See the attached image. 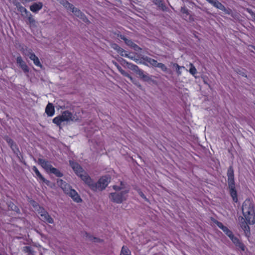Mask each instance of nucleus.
<instances>
[{"mask_svg": "<svg viewBox=\"0 0 255 255\" xmlns=\"http://www.w3.org/2000/svg\"><path fill=\"white\" fill-rule=\"evenodd\" d=\"M212 4L215 7L224 11L226 14H229L231 13V10L230 9H227L224 5L217 0H214L212 3Z\"/></svg>", "mask_w": 255, "mask_h": 255, "instance_id": "obj_9", "label": "nucleus"}, {"mask_svg": "<svg viewBox=\"0 0 255 255\" xmlns=\"http://www.w3.org/2000/svg\"><path fill=\"white\" fill-rule=\"evenodd\" d=\"M120 72L123 75L128 78L132 82L134 83L133 78L123 69L121 70Z\"/></svg>", "mask_w": 255, "mask_h": 255, "instance_id": "obj_25", "label": "nucleus"}, {"mask_svg": "<svg viewBox=\"0 0 255 255\" xmlns=\"http://www.w3.org/2000/svg\"><path fill=\"white\" fill-rule=\"evenodd\" d=\"M70 10H71L76 16L83 19V20H85V15L79 9L75 8L73 5Z\"/></svg>", "mask_w": 255, "mask_h": 255, "instance_id": "obj_17", "label": "nucleus"}, {"mask_svg": "<svg viewBox=\"0 0 255 255\" xmlns=\"http://www.w3.org/2000/svg\"><path fill=\"white\" fill-rule=\"evenodd\" d=\"M155 67H158L160 68L163 71L165 72L167 70V67L163 63H158Z\"/></svg>", "mask_w": 255, "mask_h": 255, "instance_id": "obj_29", "label": "nucleus"}, {"mask_svg": "<svg viewBox=\"0 0 255 255\" xmlns=\"http://www.w3.org/2000/svg\"><path fill=\"white\" fill-rule=\"evenodd\" d=\"M40 180L44 182L46 184L48 185H49L50 182L48 180L45 179L43 177Z\"/></svg>", "mask_w": 255, "mask_h": 255, "instance_id": "obj_42", "label": "nucleus"}, {"mask_svg": "<svg viewBox=\"0 0 255 255\" xmlns=\"http://www.w3.org/2000/svg\"><path fill=\"white\" fill-rule=\"evenodd\" d=\"M139 194L141 197H142L144 199H146L145 196H144V194L142 192H140Z\"/></svg>", "mask_w": 255, "mask_h": 255, "instance_id": "obj_44", "label": "nucleus"}, {"mask_svg": "<svg viewBox=\"0 0 255 255\" xmlns=\"http://www.w3.org/2000/svg\"><path fill=\"white\" fill-rule=\"evenodd\" d=\"M115 65L116 66V67L117 68L119 71H120L121 70L123 69L122 67L120 66H119V65L117 63H115Z\"/></svg>", "mask_w": 255, "mask_h": 255, "instance_id": "obj_43", "label": "nucleus"}, {"mask_svg": "<svg viewBox=\"0 0 255 255\" xmlns=\"http://www.w3.org/2000/svg\"><path fill=\"white\" fill-rule=\"evenodd\" d=\"M57 182L58 185L61 188L65 193L69 195L71 197L77 193L74 189H72L69 185L67 184L62 179H58Z\"/></svg>", "mask_w": 255, "mask_h": 255, "instance_id": "obj_5", "label": "nucleus"}, {"mask_svg": "<svg viewBox=\"0 0 255 255\" xmlns=\"http://www.w3.org/2000/svg\"><path fill=\"white\" fill-rule=\"evenodd\" d=\"M229 188L230 189V192L231 197L234 202H238L237 193L235 189V183L228 184Z\"/></svg>", "mask_w": 255, "mask_h": 255, "instance_id": "obj_13", "label": "nucleus"}, {"mask_svg": "<svg viewBox=\"0 0 255 255\" xmlns=\"http://www.w3.org/2000/svg\"><path fill=\"white\" fill-rule=\"evenodd\" d=\"M73 200L77 203H80L82 201V199L78 195V193H77L75 195L71 197Z\"/></svg>", "mask_w": 255, "mask_h": 255, "instance_id": "obj_30", "label": "nucleus"}, {"mask_svg": "<svg viewBox=\"0 0 255 255\" xmlns=\"http://www.w3.org/2000/svg\"><path fill=\"white\" fill-rule=\"evenodd\" d=\"M113 188L115 192L111 193L109 195V198L112 202L121 204L127 200L129 189L126 183L121 182L120 185H114Z\"/></svg>", "mask_w": 255, "mask_h": 255, "instance_id": "obj_2", "label": "nucleus"}, {"mask_svg": "<svg viewBox=\"0 0 255 255\" xmlns=\"http://www.w3.org/2000/svg\"><path fill=\"white\" fill-rule=\"evenodd\" d=\"M252 47H253V48L255 50V46H253Z\"/></svg>", "mask_w": 255, "mask_h": 255, "instance_id": "obj_48", "label": "nucleus"}, {"mask_svg": "<svg viewBox=\"0 0 255 255\" xmlns=\"http://www.w3.org/2000/svg\"><path fill=\"white\" fill-rule=\"evenodd\" d=\"M7 142L8 143L9 145H10L11 148L14 151V152H15V148H16V147L15 145H14L13 141L11 139H9L7 140Z\"/></svg>", "mask_w": 255, "mask_h": 255, "instance_id": "obj_35", "label": "nucleus"}, {"mask_svg": "<svg viewBox=\"0 0 255 255\" xmlns=\"http://www.w3.org/2000/svg\"><path fill=\"white\" fill-rule=\"evenodd\" d=\"M215 223L217 225V226L223 230V231L226 234L227 236L229 238L231 237H233V235H234L232 233V232L227 227L225 226L222 223L216 221Z\"/></svg>", "mask_w": 255, "mask_h": 255, "instance_id": "obj_10", "label": "nucleus"}, {"mask_svg": "<svg viewBox=\"0 0 255 255\" xmlns=\"http://www.w3.org/2000/svg\"><path fill=\"white\" fill-rule=\"evenodd\" d=\"M124 41H125L126 43L128 44V45L134 47V45H136L135 44H133L131 41L130 40H128V39L124 38H123Z\"/></svg>", "mask_w": 255, "mask_h": 255, "instance_id": "obj_36", "label": "nucleus"}, {"mask_svg": "<svg viewBox=\"0 0 255 255\" xmlns=\"http://www.w3.org/2000/svg\"><path fill=\"white\" fill-rule=\"evenodd\" d=\"M16 62L24 72H27L29 70L28 67L22 60L21 56H18L16 58Z\"/></svg>", "mask_w": 255, "mask_h": 255, "instance_id": "obj_14", "label": "nucleus"}, {"mask_svg": "<svg viewBox=\"0 0 255 255\" xmlns=\"http://www.w3.org/2000/svg\"><path fill=\"white\" fill-rule=\"evenodd\" d=\"M22 251L26 255H34L35 252L34 249L31 246H24L22 249Z\"/></svg>", "mask_w": 255, "mask_h": 255, "instance_id": "obj_18", "label": "nucleus"}, {"mask_svg": "<svg viewBox=\"0 0 255 255\" xmlns=\"http://www.w3.org/2000/svg\"><path fill=\"white\" fill-rule=\"evenodd\" d=\"M189 66H190L189 72L191 74L194 76L197 73V70L193 64L190 63Z\"/></svg>", "mask_w": 255, "mask_h": 255, "instance_id": "obj_27", "label": "nucleus"}, {"mask_svg": "<svg viewBox=\"0 0 255 255\" xmlns=\"http://www.w3.org/2000/svg\"><path fill=\"white\" fill-rule=\"evenodd\" d=\"M121 255H131L130 252L127 247H123Z\"/></svg>", "mask_w": 255, "mask_h": 255, "instance_id": "obj_26", "label": "nucleus"}, {"mask_svg": "<svg viewBox=\"0 0 255 255\" xmlns=\"http://www.w3.org/2000/svg\"><path fill=\"white\" fill-rule=\"evenodd\" d=\"M54 108L52 104L49 103L46 107L45 113L48 116L51 117L54 115Z\"/></svg>", "mask_w": 255, "mask_h": 255, "instance_id": "obj_19", "label": "nucleus"}, {"mask_svg": "<svg viewBox=\"0 0 255 255\" xmlns=\"http://www.w3.org/2000/svg\"><path fill=\"white\" fill-rule=\"evenodd\" d=\"M207 1H208L209 3H210L211 4H212V3L213 2V1L214 0H206Z\"/></svg>", "mask_w": 255, "mask_h": 255, "instance_id": "obj_45", "label": "nucleus"}, {"mask_svg": "<svg viewBox=\"0 0 255 255\" xmlns=\"http://www.w3.org/2000/svg\"><path fill=\"white\" fill-rule=\"evenodd\" d=\"M155 4L159 7H162V3L161 0H152Z\"/></svg>", "mask_w": 255, "mask_h": 255, "instance_id": "obj_37", "label": "nucleus"}, {"mask_svg": "<svg viewBox=\"0 0 255 255\" xmlns=\"http://www.w3.org/2000/svg\"><path fill=\"white\" fill-rule=\"evenodd\" d=\"M186 11H187L186 10L184 9V10H183V11H183V12H186Z\"/></svg>", "mask_w": 255, "mask_h": 255, "instance_id": "obj_47", "label": "nucleus"}, {"mask_svg": "<svg viewBox=\"0 0 255 255\" xmlns=\"http://www.w3.org/2000/svg\"><path fill=\"white\" fill-rule=\"evenodd\" d=\"M138 74L139 75L141 78H142L145 81H149L150 80V78L147 74L144 73V72L141 70H139L138 71Z\"/></svg>", "mask_w": 255, "mask_h": 255, "instance_id": "obj_20", "label": "nucleus"}, {"mask_svg": "<svg viewBox=\"0 0 255 255\" xmlns=\"http://www.w3.org/2000/svg\"><path fill=\"white\" fill-rule=\"evenodd\" d=\"M242 212L245 219L249 224L255 223V212L254 205L250 200H246L242 205Z\"/></svg>", "mask_w": 255, "mask_h": 255, "instance_id": "obj_3", "label": "nucleus"}, {"mask_svg": "<svg viewBox=\"0 0 255 255\" xmlns=\"http://www.w3.org/2000/svg\"><path fill=\"white\" fill-rule=\"evenodd\" d=\"M49 172L54 174L57 177H60L63 176V174L58 169L54 167H52Z\"/></svg>", "mask_w": 255, "mask_h": 255, "instance_id": "obj_22", "label": "nucleus"}, {"mask_svg": "<svg viewBox=\"0 0 255 255\" xmlns=\"http://www.w3.org/2000/svg\"><path fill=\"white\" fill-rule=\"evenodd\" d=\"M8 207L10 209H11L13 211H16V207L13 204V203H10L8 205Z\"/></svg>", "mask_w": 255, "mask_h": 255, "instance_id": "obj_38", "label": "nucleus"}, {"mask_svg": "<svg viewBox=\"0 0 255 255\" xmlns=\"http://www.w3.org/2000/svg\"><path fill=\"white\" fill-rule=\"evenodd\" d=\"M249 12L251 14V15L252 16L253 18L255 21V13L252 11L251 10H248Z\"/></svg>", "mask_w": 255, "mask_h": 255, "instance_id": "obj_41", "label": "nucleus"}, {"mask_svg": "<svg viewBox=\"0 0 255 255\" xmlns=\"http://www.w3.org/2000/svg\"><path fill=\"white\" fill-rule=\"evenodd\" d=\"M38 163L47 172H49L51 169L53 167L49 161L41 158L38 159Z\"/></svg>", "mask_w": 255, "mask_h": 255, "instance_id": "obj_8", "label": "nucleus"}, {"mask_svg": "<svg viewBox=\"0 0 255 255\" xmlns=\"http://www.w3.org/2000/svg\"><path fill=\"white\" fill-rule=\"evenodd\" d=\"M86 239L90 241H92L94 242H99L101 241L100 239L94 237L90 235L87 234V233H86Z\"/></svg>", "mask_w": 255, "mask_h": 255, "instance_id": "obj_24", "label": "nucleus"}, {"mask_svg": "<svg viewBox=\"0 0 255 255\" xmlns=\"http://www.w3.org/2000/svg\"><path fill=\"white\" fill-rule=\"evenodd\" d=\"M43 7V4L41 2H35L30 6V9L33 12L36 13Z\"/></svg>", "mask_w": 255, "mask_h": 255, "instance_id": "obj_15", "label": "nucleus"}, {"mask_svg": "<svg viewBox=\"0 0 255 255\" xmlns=\"http://www.w3.org/2000/svg\"><path fill=\"white\" fill-rule=\"evenodd\" d=\"M25 55L29 57V58L33 61L34 64L39 67H42V65L40 62L39 58L35 55V54L32 52L31 50H26V51L24 52Z\"/></svg>", "mask_w": 255, "mask_h": 255, "instance_id": "obj_7", "label": "nucleus"}, {"mask_svg": "<svg viewBox=\"0 0 255 255\" xmlns=\"http://www.w3.org/2000/svg\"><path fill=\"white\" fill-rule=\"evenodd\" d=\"M136 68H138V67L137 66L134 65L133 69L136 70Z\"/></svg>", "mask_w": 255, "mask_h": 255, "instance_id": "obj_46", "label": "nucleus"}, {"mask_svg": "<svg viewBox=\"0 0 255 255\" xmlns=\"http://www.w3.org/2000/svg\"><path fill=\"white\" fill-rule=\"evenodd\" d=\"M144 60L146 62L150 64L151 65L156 67L157 63V61L156 60L148 57H146L144 58Z\"/></svg>", "mask_w": 255, "mask_h": 255, "instance_id": "obj_23", "label": "nucleus"}, {"mask_svg": "<svg viewBox=\"0 0 255 255\" xmlns=\"http://www.w3.org/2000/svg\"><path fill=\"white\" fill-rule=\"evenodd\" d=\"M75 118L72 116L71 112L66 111L63 112L61 115L54 118L53 122L58 126H59L63 122L73 121Z\"/></svg>", "mask_w": 255, "mask_h": 255, "instance_id": "obj_4", "label": "nucleus"}, {"mask_svg": "<svg viewBox=\"0 0 255 255\" xmlns=\"http://www.w3.org/2000/svg\"><path fill=\"white\" fill-rule=\"evenodd\" d=\"M228 184H232L235 183L234 181V170L232 167H230L228 170Z\"/></svg>", "mask_w": 255, "mask_h": 255, "instance_id": "obj_16", "label": "nucleus"}, {"mask_svg": "<svg viewBox=\"0 0 255 255\" xmlns=\"http://www.w3.org/2000/svg\"><path fill=\"white\" fill-rule=\"evenodd\" d=\"M230 239L237 247L243 251H245V245L240 241V240L237 237H235L233 235V237H231Z\"/></svg>", "mask_w": 255, "mask_h": 255, "instance_id": "obj_12", "label": "nucleus"}, {"mask_svg": "<svg viewBox=\"0 0 255 255\" xmlns=\"http://www.w3.org/2000/svg\"><path fill=\"white\" fill-rule=\"evenodd\" d=\"M241 227L244 230L246 236H249L250 234V230L249 226L247 225V222L245 221L244 218L241 217V220L239 221Z\"/></svg>", "mask_w": 255, "mask_h": 255, "instance_id": "obj_11", "label": "nucleus"}, {"mask_svg": "<svg viewBox=\"0 0 255 255\" xmlns=\"http://www.w3.org/2000/svg\"><path fill=\"white\" fill-rule=\"evenodd\" d=\"M28 17V21L30 23H32L35 22L34 18L32 17L31 14L29 12L25 15Z\"/></svg>", "mask_w": 255, "mask_h": 255, "instance_id": "obj_34", "label": "nucleus"}, {"mask_svg": "<svg viewBox=\"0 0 255 255\" xmlns=\"http://www.w3.org/2000/svg\"><path fill=\"white\" fill-rule=\"evenodd\" d=\"M174 66L176 68V71L178 75H180L182 73L180 70L181 69H185V67L184 66H180L176 63L174 64Z\"/></svg>", "mask_w": 255, "mask_h": 255, "instance_id": "obj_28", "label": "nucleus"}, {"mask_svg": "<svg viewBox=\"0 0 255 255\" xmlns=\"http://www.w3.org/2000/svg\"><path fill=\"white\" fill-rule=\"evenodd\" d=\"M38 214L40 216V219L44 222L49 224H53L54 221L50 216L48 213L43 208H40Z\"/></svg>", "mask_w": 255, "mask_h": 255, "instance_id": "obj_6", "label": "nucleus"}, {"mask_svg": "<svg viewBox=\"0 0 255 255\" xmlns=\"http://www.w3.org/2000/svg\"><path fill=\"white\" fill-rule=\"evenodd\" d=\"M59 2L63 5L66 8H67L68 10H70L72 7L73 5L70 3L68 1L66 0H59Z\"/></svg>", "mask_w": 255, "mask_h": 255, "instance_id": "obj_21", "label": "nucleus"}, {"mask_svg": "<svg viewBox=\"0 0 255 255\" xmlns=\"http://www.w3.org/2000/svg\"><path fill=\"white\" fill-rule=\"evenodd\" d=\"M112 48L118 51L119 49L121 48L119 45L116 44H113L112 46Z\"/></svg>", "mask_w": 255, "mask_h": 255, "instance_id": "obj_40", "label": "nucleus"}, {"mask_svg": "<svg viewBox=\"0 0 255 255\" xmlns=\"http://www.w3.org/2000/svg\"><path fill=\"white\" fill-rule=\"evenodd\" d=\"M70 164L75 174L80 177L85 183L88 185L94 191H101L105 189L111 181L110 177L104 176L102 177L98 182L95 184L87 173L77 163L70 161Z\"/></svg>", "mask_w": 255, "mask_h": 255, "instance_id": "obj_1", "label": "nucleus"}, {"mask_svg": "<svg viewBox=\"0 0 255 255\" xmlns=\"http://www.w3.org/2000/svg\"><path fill=\"white\" fill-rule=\"evenodd\" d=\"M18 10L21 12L22 15H24H24H25L27 13L29 12V11H27V10L22 5L20 6V7L18 9Z\"/></svg>", "mask_w": 255, "mask_h": 255, "instance_id": "obj_33", "label": "nucleus"}, {"mask_svg": "<svg viewBox=\"0 0 255 255\" xmlns=\"http://www.w3.org/2000/svg\"><path fill=\"white\" fill-rule=\"evenodd\" d=\"M32 170L34 172L35 174H36V175L40 179H41L43 176H42V175L40 174V172L39 171V170H38V169L35 167V166H33L32 167Z\"/></svg>", "mask_w": 255, "mask_h": 255, "instance_id": "obj_32", "label": "nucleus"}, {"mask_svg": "<svg viewBox=\"0 0 255 255\" xmlns=\"http://www.w3.org/2000/svg\"><path fill=\"white\" fill-rule=\"evenodd\" d=\"M14 5L17 7V9L21 6V4L18 1L14 0L13 1Z\"/></svg>", "mask_w": 255, "mask_h": 255, "instance_id": "obj_39", "label": "nucleus"}, {"mask_svg": "<svg viewBox=\"0 0 255 255\" xmlns=\"http://www.w3.org/2000/svg\"><path fill=\"white\" fill-rule=\"evenodd\" d=\"M118 52L120 54H121L122 56L129 57L128 54L127 53V52L124 49H123L121 47L119 49Z\"/></svg>", "mask_w": 255, "mask_h": 255, "instance_id": "obj_31", "label": "nucleus"}]
</instances>
